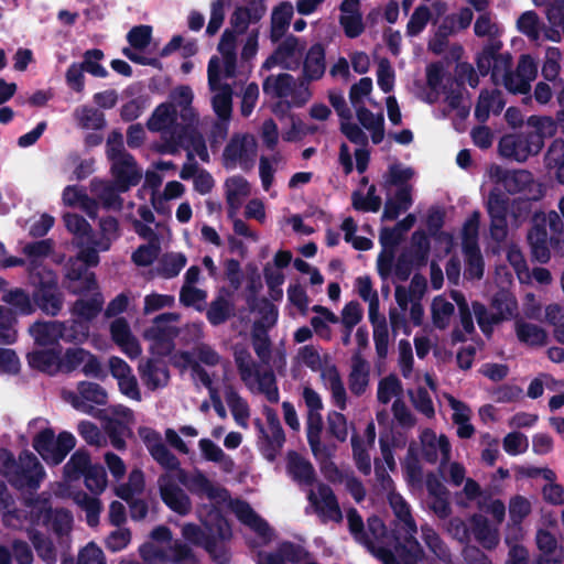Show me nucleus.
Returning <instances> with one entry per match:
<instances>
[{"label":"nucleus","instance_id":"1","mask_svg":"<svg viewBox=\"0 0 564 564\" xmlns=\"http://www.w3.org/2000/svg\"><path fill=\"white\" fill-rule=\"evenodd\" d=\"M51 240H42L23 247L26 261L17 257H3L0 267L10 268L26 263L31 284L35 288L33 299L37 306L50 315H56L62 308V294L57 289V279L53 271L43 265L51 253Z\"/></svg>","mask_w":564,"mask_h":564},{"label":"nucleus","instance_id":"2","mask_svg":"<svg viewBox=\"0 0 564 564\" xmlns=\"http://www.w3.org/2000/svg\"><path fill=\"white\" fill-rule=\"evenodd\" d=\"M178 478L194 495L206 497L217 505L228 502V507L238 520L249 527L258 535V544L267 543L271 539V530L267 522H264L247 502L230 500L228 491L213 482L203 471L196 469L186 474L183 470H178Z\"/></svg>","mask_w":564,"mask_h":564},{"label":"nucleus","instance_id":"3","mask_svg":"<svg viewBox=\"0 0 564 564\" xmlns=\"http://www.w3.org/2000/svg\"><path fill=\"white\" fill-rule=\"evenodd\" d=\"M63 219L67 230L74 235V243L78 248L76 258L69 260L66 269V286L70 292L89 290L94 286V273L88 268L99 262L97 250L93 249L94 235L82 216L67 213Z\"/></svg>","mask_w":564,"mask_h":564},{"label":"nucleus","instance_id":"4","mask_svg":"<svg viewBox=\"0 0 564 564\" xmlns=\"http://www.w3.org/2000/svg\"><path fill=\"white\" fill-rule=\"evenodd\" d=\"M204 529L194 523L182 525V536L192 544L203 546L218 564H226L229 554L223 541L231 536L228 522L214 510L203 520Z\"/></svg>","mask_w":564,"mask_h":564},{"label":"nucleus","instance_id":"5","mask_svg":"<svg viewBox=\"0 0 564 564\" xmlns=\"http://www.w3.org/2000/svg\"><path fill=\"white\" fill-rule=\"evenodd\" d=\"M528 126L532 130L511 133L501 138L499 142L501 156L524 162L541 151L544 134H552L555 131V123L551 118L531 117L528 120Z\"/></svg>","mask_w":564,"mask_h":564},{"label":"nucleus","instance_id":"6","mask_svg":"<svg viewBox=\"0 0 564 564\" xmlns=\"http://www.w3.org/2000/svg\"><path fill=\"white\" fill-rule=\"evenodd\" d=\"M299 364L308 367L321 375L326 389L330 391L333 403L340 410L347 406V393L340 375L328 354L313 345H306L299 349L296 355Z\"/></svg>","mask_w":564,"mask_h":564},{"label":"nucleus","instance_id":"7","mask_svg":"<svg viewBox=\"0 0 564 564\" xmlns=\"http://www.w3.org/2000/svg\"><path fill=\"white\" fill-rule=\"evenodd\" d=\"M347 520L355 540L364 544L372 555L384 564H400L394 561V555L390 549L392 539L387 534L384 524L379 518L372 517L368 519L367 532H364L362 519L356 510L351 509L348 511Z\"/></svg>","mask_w":564,"mask_h":564},{"label":"nucleus","instance_id":"8","mask_svg":"<svg viewBox=\"0 0 564 564\" xmlns=\"http://www.w3.org/2000/svg\"><path fill=\"white\" fill-rule=\"evenodd\" d=\"M30 427L37 430L33 436V447L47 464H61L76 446V438L70 432L63 431L55 436L48 422L43 419L34 420Z\"/></svg>","mask_w":564,"mask_h":564},{"label":"nucleus","instance_id":"9","mask_svg":"<svg viewBox=\"0 0 564 564\" xmlns=\"http://www.w3.org/2000/svg\"><path fill=\"white\" fill-rule=\"evenodd\" d=\"M235 360L241 380L252 393H261L272 403L279 401V389L271 370L261 371L251 355L243 349H236Z\"/></svg>","mask_w":564,"mask_h":564},{"label":"nucleus","instance_id":"10","mask_svg":"<svg viewBox=\"0 0 564 564\" xmlns=\"http://www.w3.org/2000/svg\"><path fill=\"white\" fill-rule=\"evenodd\" d=\"M391 508L399 520V524L405 531L404 543L394 546L392 554L394 561L400 564H416L423 560L422 550L420 544L413 539L416 533V524L411 517L410 507L406 501L398 494H390L389 497Z\"/></svg>","mask_w":564,"mask_h":564},{"label":"nucleus","instance_id":"11","mask_svg":"<svg viewBox=\"0 0 564 564\" xmlns=\"http://www.w3.org/2000/svg\"><path fill=\"white\" fill-rule=\"evenodd\" d=\"M0 473L20 488L39 487L45 475L42 465L32 453H23L19 463H15L6 449H0Z\"/></svg>","mask_w":564,"mask_h":564},{"label":"nucleus","instance_id":"12","mask_svg":"<svg viewBox=\"0 0 564 564\" xmlns=\"http://www.w3.org/2000/svg\"><path fill=\"white\" fill-rule=\"evenodd\" d=\"M227 79L219 74L218 57H212L208 64V84L213 93L214 111L221 121L216 127L220 138H225L227 134V126L231 115V87L225 82Z\"/></svg>","mask_w":564,"mask_h":564},{"label":"nucleus","instance_id":"13","mask_svg":"<svg viewBox=\"0 0 564 564\" xmlns=\"http://www.w3.org/2000/svg\"><path fill=\"white\" fill-rule=\"evenodd\" d=\"M107 154L112 162V174L120 182L122 189L135 185L141 178L133 158L124 152L122 134L112 132L107 140Z\"/></svg>","mask_w":564,"mask_h":564},{"label":"nucleus","instance_id":"14","mask_svg":"<svg viewBox=\"0 0 564 564\" xmlns=\"http://www.w3.org/2000/svg\"><path fill=\"white\" fill-rule=\"evenodd\" d=\"M495 313L489 314L487 308L480 303L473 304V312L477 318L478 325L486 334L491 332V326L505 319L513 317L518 310L516 297L506 290L499 291L491 303Z\"/></svg>","mask_w":564,"mask_h":564},{"label":"nucleus","instance_id":"15","mask_svg":"<svg viewBox=\"0 0 564 564\" xmlns=\"http://www.w3.org/2000/svg\"><path fill=\"white\" fill-rule=\"evenodd\" d=\"M194 127L191 122L180 119V113L172 104L159 105L148 120V129L153 132H161L167 143L174 142L187 129Z\"/></svg>","mask_w":564,"mask_h":564},{"label":"nucleus","instance_id":"16","mask_svg":"<svg viewBox=\"0 0 564 564\" xmlns=\"http://www.w3.org/2000/svg\"><path fill=\"white\" fill-rule=\"evenodd\" d=\"M554 234H561L564 225L558 214L554 210L547 214H539L534 217V226L528 235L533 257L540 262H546L550 258L549 237L545 226Z\"/></svg>","mask_w":564,"mask_h":564},{"label":"nucleus","instance_id":"17","mask_svg":"<svg viewBox=\"0 0 564 564\" xmlns=\"http://www.w3.org/2000/svg\"><path fill=\"white\" fill-rule=\"evenodd\" d=\"M488 180L497 185H502L510 194H522L527 199L535 198L533 176L525 170L507 171L492 164L487 169Z\"/></svg>","mask_w":564,"mask_h":564},{"label":"nucleus","instance_id":"18","mask_svg":"<svg viewBox=\"0 0 564 564\" xmlns=\"http://www.w3.org/2000/svg\"><path fill=\"white\" fill-rule=\"evenodd\" d=\"M97 416L104 422V429L108 433L111 444L117 449H122L126 445L124 436L129 434V424L133 420V413L124 405H111L97 413Z\"/></svg>","mask_w":564,"mask_h":564},{"label":"nucleus","instance_id":"19","mask_svg":"<svg viewBox=\"0 0 564 564\" xmlns=\"http://www.w3.org/2000/svg\"><path fill=\"white\" fill-rule=\"evenodd\" d=\"M140 554L150 564H196L192 550L178 541L165 549L154 543H145L140 547Z\"/></svg>","mask_w":564,"mask_h":564},{"label":"nucleus","instance_id":"20","mask_svg":"<svg viewBox=\"0 0 564 564\" xmlns=\"http://www.w3.org/2000/svg\"><path fill=\"white\" fill-rule=\"evenodd\" d=\"M308 507L307 512L313 511L322 521L340 522L343 520V512L337 502L333 490L324 485L317 484L307 492Z\"/></svg>","mask_w":564,"mask_h":564},{"label":"nucleus","instance_id":"21","mask_svg":"<svg viewBox=\"0 0 564 564\" xmlns=\"http://www.w3.org/2000/svg\"><path fill=\"white\" fill-rule=\"evenodd\" d=\"M178 315L173 313L158 316L153 324L144 332V338L150 343V348L158 355L167 352L171 340L176 335Z\"/></svg>","mask_w":564,"mask_h":564},{"label":"nucleus","instance_id":"22","mask_svg":"<svg viewBox=\"0 0 564 564\" xmlns=\"http://www.w3.org/2000/svg\"><path fill=\"white\" fill-rule=\"evenodd\" d=\"M107 392L99 384L83 381L77 386V392L64 391L63 398L75 410L85 414H95L93 404H105L107 402Z\"/></svg>","mask_w":564,"mask_h":564},{"label":"nucleus","instance_id":"23","mask_svg":"<svg viewBox=\"0 0 564 564\" xmlns=\"http://www.w3.org/2000/svg\"><path fill=\"white\" fill-rule=\"evenodd\" d=\"M267 95L286 99L289 105L301 106L308 99L306 89L296 91V84L289 74L268 77L263 84Z\"/></svg>","mask_w":564,"mask_h":564},{"label":"nucleus","instance_id":"24","mask_svg":"<svg viewBox=\"0 0 564 564\" xmlns=\"http://www.w3.org/2000/svg\"><path fill=\"white\" fill-rule=\"evenodd\" d=\"M30 522L54 530L57 534L67 533L72 528L73 518L68 511L46 508V502L30 506Z\"/></svg>","mask_w":564,"mask_h":564},{"label":"nucleus","instance_id":"25","mask_svg":"<svg viewBox=\"0 0 564 564\" xmlns=\"http://www.w3.org/2000/svg\"><path fill=\"white\" fill-rule=\"evenodd\" d=\"M161 498L174 512L185 516L192 509V502L186 492L175 482L170 474L162 475L159 480Z\"/></svg>","mask_w":564,"mask_h":564},{"label":"nucleus","instance_id":"26","mask_svg":"<svg viewBox=\"0 0 564 564\" xmlns=\"http://www.w3.org/2000/svg\"><path fill=\"white\" fill-rule=\"evenodd\" d=\"M139 436L151 456L166 470H178V459L165 447L160 433L150 427H140Z\"/></svg>","mask_w":564,"mask_h":564},{"label":"nucleus","instance_id":"27","mask_svg":"<svg viewBox=\"0 0 564 564\" xmlns=\"http://www.w3.org/2000/svg\"><path fill=\"white\" fill-rule=\"evenodd\" d=\"M304 44L295 36H288L275 50V52L267 58L263 67L270 69L275 65L284 68H294L300 65Z\"/></svg>","mask_w":564,"mask_h":564},{"label":"nucleus","instance_id":"28","mask_svg":"<svg viewBox=\"0 0 564 564\" xmlns=\"http://www.w3.org/2000/svg\"><path fill=\"white\" fill-rule=\"evenodd\" d=\"M420 440L422 455L427 462L444 464L449 459L451 445L445 435H437L434 431L426 429L421 433Z\"/></svg>","mask_w":564,"mask_h":564},{"label":"nucleus","instance_id":"29","mask_svg":"<svg viewBox=\"0 0 564 564\" xmlns=\"http://www.w3.org/2000/svg\"><path fill=\"white\" fill-rule=\"evenodd\" d=\"M178 148H184L187 151V159L194 160L195 156L199 158L204 162H208L209 154L203 137L196 133L193 127L187 129L186 133H183L174 142L165 144L161 151L167 153H175Z\"/></svg>","mask_w":564,"mask_h":564},{"label":"nucleus","instance_id":"30","mask_svg":"<svg viewBox=\"0 0 564 564\" xmlns=\"http://www.w3.org/2000/svg\"><path fill=\"white\" fill-rule=\"evenodd\" d=\"M487 209L491 218L490 232L494 239L501 241L507 236V199L498 193V188L490 192Z\"/></svg>","mask_w":564,"mask_h":564},{"label":"nucleus","instance_id":"31","mask_svg":"<svg viewBox=\"0 0 564 564\" xmlns=\"http://www.w3.org/2000/svg\"><path fill=\"white\" fill-rule=\"evenodd\" d=\"M220 362L218 354L208 346H198L193 354L182 352L174 356V365L183 369H191L194 378V366L197 365L200 370L207 373L202 365L216 366ZM209 375V372H208ZM214 379L215 373H210Z\"/></svg>","mask_w":564,"mask_h":564},{"label":"nucleus","instance_id":"32","mask_svg":"<svg viewBox=\"0 0 564 564\" xmlns=\"http://www.w3.org/2000/svg\"><path fill=\"white\" fill-rule=\"evenodd\" d=\"M225 197L228 205V216L234 218L237 216L245 199L251 194L250 183L240 175H234L225 182Z\"/></svg>","mask_w":564,"mask_h":564},{"label":"nucleus","instance_id":"33","mask_svg":"<svg viewBox=\"0 0 564 564\" xmlns=\"http://www.w3.org/2000/svg\"><path fill=\"white\" fill-rule=\"evenodd\" d=\"M151 28L148 25H140L133 28L128 33V41L131 47L124 48L123 54L131 59L132 62L142 64V65H154L156 64V59L147 57L142 53L138 52L140 50L145 48L151 40Z\"/></svg>","mask_w":564,"mask_h":564},{"label":"nucleus","instance_id":"34","mask_svg":"<svg viewBox=\"0 0 564 564\" xmlns=\"http://www.w3.org/2000/svg\"><path fill=\"white\" fill-rule=\"evenodd\" d=\"M256 153V140L250 134L235 137L226 147L224 158L227 166H235L237 163L247 164Z\"/></svg>","mask_w":564,"mask_h":564},{"label":"nucleus","instance_id":"35","mask_svg":"<svg viewBox=\"0 0 564 564\" xmlns=\"http://www.w3.org/2000/svg\"><path fill=\"white\" fill-rule=\"evenodd\" d=\"M74 293L80 295H90L89 299L80 297L78 301H76L72 308L73 315L76 318L88 323L98 315L104 304L101 294L97 292L96 280L94 279V286L91 289H85L82 292Z\"/></svg>","mask_w":564,"mask_h":564},{"label":"nucleus","instance_id":"36","mask_svg":"<svg viewBox=\"0 0 564 564\" xmlns=\"http://www.w3.org/2000/svg\"><path fill=\"white\" fill-rule=\"evenodd\" d=\"M112 340L119 346L122 352L130 358H135L141 354L140 345L132 335L129 324L123 318L115 319L110 325Z\"/></svg>","mask_w":564,"mask_h":564},{"label":"nucleus","instance_id":"37","mask_svg":"<svg viewBox=\"0 0 564 564\" xmlns=\"http://www.w3.org/2000/svg\"><path fill=\"white\" fill-rule=\"evenodd\" d=\"M323 419L321 413L307 414L306 434L312 453L316 459L333 456L335 448L322 442Z\"/></svg>","mask_w":564,"mask_h":564},{"label":"nucleus","instance_id":"38","mask_svg":"<svg viewBox=\"0 0 564 564\" xmlns=\"http://www.w3.org/2000/svg\"><path fill=\"white\" fill-rule=\"evenodd\" d=\"M536 7L545 6V15L551 28L545 30V37L551 42H560L562 33L556 26H564V0H532Z\"/></svg>","mask_w":564,"mask_h":564},{"label":"nucleus","instance_id":"39","mask_svg":"<svg viewBox=\"0 0 564 564\" xmlns=\"http://www.w3.org/2000/svg\"><path fill=\"white\" fill-rule=\"evenodd\" d=\"M29 333L37 346H53L58 340H64V323L57 321L36 322L30 326Z\"/></svg>","mask_w":564,"mask_h":564},{"label":"nucleus","instance_id":"40","mask_svg":"<svg viewBox=\"0 0 564 564\" xmlns=\"http://www.w3.org/2000/svg\"><path fill=\"white\" fill-rule=\"evenodd\" d=\"M308 558V553L299 545L283 543L274 553H260L259 564H289L301 563Z\"/></svg>","mask_w":564,"mask_h":564},{"label":"nucleus","instance_id":"41","mask_svg":"<svg viewBox=\"0 0 564 564\" xmlns=\"http://www.w3.org/2000/svg\"><path fill=\"white\" fill-rule=\"evenodd\" d=\"M417 386L415 392L410 391V397L413 405L417 411L427 417L434 416V406L429 392L424 389L423 384L427 386L431 390H435V382L429 373L415 375L412 378Z\"/></svg>","mask_w":564,"mask_h":564},{"label":"nucleus","instance_id":"42","mask_svg":"<svg viewBox=\"0 0 564 564\" xmlns=\"http://www.w3.org/2000/svg\"><path fill=\"white\" fill-rule=\"evenodd\" d=\"M254 424L260 434L259 444L264 457L273 460L285 441L282 426L264 427L259 420Z\"/></svg>","mask_w":564,"mask_h":564},{"label":"nucleus","instance_id":"43","mask_svg":"<svg viewBox=\"0 0 564 564\" xmlns=\"http://www.w3.org/2000/svg\"><path fill=\"white\" fill-rule=\"evenodd\" d=\"M221 55L219 61V74L225 78H232L236 75V35L234 31H225L218 44Z\"/></svg>","mask_w":564,"mask_h":564},{"label":"nucleus","instance_id":"44","mask_svg":"<svg viewBox=\"0 0 564 564\" xmlns=\"http://www.w3.org/2000/svg\"><path fill=\"white\" fill-rule=\"evenodd\" d=\"M426 82L430 90L420 96L429 104L435 102L442 93H445L447 84L454 86V82L445 77L444 69L440 64H432L426 68Z\"/></svg>","mask_w":564,"mask_h":564},{"label":"nucleus","instance_id":"45","mask_svg":"<svg viewBox=\"0 0 564 564\" xmlns=\"http://www.w3.org/2000/svg\"><path fill=\"white\" fill-rule=\"evenodd\" d=\"M444 399L453 411V422L457 425V435L462 438H469L475 429L470 424L471 410L464 402L455 399L451 394H444Z\"/></svg>","mask_w":564,"mask_h":564},{"label":"nucleus","instance_id":"46","mask_svg":"<svg viewBox=\"0 0 564 564\" xmlns=\"http://www.w3.org/2000/svg\"><path fill=\"white\" fill-rule=\"evenodd\" d=\"M62 202L67 207L80 208L90 217L97 215V203L86 194L83 187L66 186L62 192Z\"/></svg>","mask_w":564,"mask_h":564},{"label":"nucleus","instance_id":"47","mask_svg":"<svg viewBox=\"0 0 564 564\" xmlns=\"http://www.w3.org/2000/svg\"><path fill=\"white\" fill-rule=\"evenodd\" d=\"M194 95L189 87L180 86L172 90L170 95V102L172 104L177 112L180 113V119L185 122H191L195 124L197 121V116L192 107Z\"/></svg>","mask_w":564,"mask_h":564},{"label":"nucleus","instance_id":"48","mask_svg":"<svg viewBox=\"0 0 564 564\" xmlns=\"http://www.w3.org/2000/svg\"><path fill=\"white\" fill-rule=\"evenodd\" d=\"M28 362L33 369L53 375L61 370V350L35 349L28 355Z\"/></svg>","mask_w":564,"mask_h":564},{"label":"nucleus","instance_id":"49","mask_svg":"<svg viewBox=\"0 0 564 564\" xmlns=\"http://www.w3.org/2000/svg\"><path fill=\"white\" fill-rule=\"evenodd\" d=\"M294 14V8L290 2L283 1L279 3L271 13V32L272 42H278L288 31Z\"/></svg>","mask_w":564,"mask_h":564},{"label":"nucleus","instance_id":"50","mask_svg":"<svg viewBox=\"0 0 564 564\" xmlns=\"http://www.w3.org/2000/svg\"><path fill=\"white\" fill-rule=\"evenodd\" d=\"M115 180V184H110L100 180H94L90 183L91 192L107 208H119L121 206L119 193L126 192L128 189H122L120 182L116 177Z\"/></svg>","mask_w":564,"mask_h":564},{"label":"nucleus","instance_id":"51","mask_svg":"<svg viewBox=\"0 0 564 564\" xmlns=\"http://www.w3.org/2000/svg\"><path fill=\"white\" fill-rule=\"evenodd\" d=\"M359 123L366 129L373 143H380L384 137V118L382 113H373L364 106L356 108Z\"/></svg>","mask_w":564,"mask_h":564},{"label":"nucleus","instance_id":"52","mask_svg":"<svg viewBox=\"0 0 564 564\" xmlns=\"http://www.w3.org/2000/svg\"><path fill=\"white\" fill-rule=\"evenodd\" d=\"M370 366L356 354L351 359V371L349 375V389L356 394H362L369 384Z\"/></svg>","mask_w":564,"mask_h":564},{"label":"nucleus","instance_id":"53","mask_svg":"<svg viewBox=\"0 0 564 564\" xmlns=\"http://www.w3.org/2000/svg\"><path fill=\"white\" fill-rule=\"evenodd\" d=\"M514 332L518 340L524 345L538 347L546 343V332L542 327L523 319L516 321Z\"/></svg>","mask_w":564,"mask_h":564},{"label":"nucleus","instance_id":"54","mask_svg":"<svg viewBox=\"0 0 564 564\" xmlns=\"http://www.w3.org/2000/svg\"><path fill=\"white\" fill-rule=\"evenodd\" d=\"M198 447L204 459L218 464L226 473L234 470L235 463L232 458L209 438L199 440Z\"/></svg>","mask_w":564,"mask_h":564},{"label":"nucleus","instance_id":"55","mask_svg":"<svg viewBox=\"0 0 564 564\" xmlns=\"http://www.w3.org/2000/svg\"><path fill=\"white\" fill-rule=\"evenodd\" d=\"M518 30L527 35L532 41H540L545 39V30L550 26H545L539 15L534 11H525L522 13L517 21Z\"/></svg>","mask_w":564,"mask_h":564},{"label":"nucleus","instance_id":"56","mask_svg":"<svg viewBox=\"0 0 564 564\" xmlns=\"http://www.w3.org/2000/svg\"><path fill=\"white\" fill-rule=\"evenodd\" d=\"M503 105L505 102L499 91H482L475 109V116L479 121L485 122L490 113H499Z\"/></svg>","mask_w":564,"mask_h":564},{"label":"nucleus","instance_id":"57","mask_svg":"<svg viewBox=\"0 0 564 564\" xmlns=\"http://www.w3.org/2000/svg\"><path fill=\"white\" fill-rule=\"evenodd\" d=\"M455 306L445 296H435L431 304V316L433 325L438 329H445L449 326L454 316Z\"/></svg>","mask_w":564,"mask_h":564},{"label":"nucleus","instance_id":"58","mask_svg":"<svg viewBox=\"0 0 564 564\" xmlns=\"http://www.w3.org/2000/svg\"><path fill=\"white\" fill-rule=\"evenodd\" d=\"M355 290L368 303L369 319L375 321L379 314V296L378 292L373 289L371 279L368 275L358 276L355 280Z\"/></svg>","mask_w":564,"mask_h":564},{"label":"nucleus","instance_id":"59","mask_svg":"<svg viewBox=\"0 0 564 564\" xmlns=\"http://www.w3.org/2000/svg\"><path fill=\"white\" fill-rule=\"evenodd\" d=\"M225 399L231 411V414L236 423L242 427H248V421L250 417V409L245 399H242L232 388L226 387Z\"/></svg>","mask_w":564,"mask_h":564},{"label":"nucleus","instance_id":"60","mask_svg":"<svg viewBox=\"0 0 564 564\" xmlns=\"http://www.w3.org/2000/svg\"><path fill=\"white\" fill-rule=\"evenodd\" d=\"M325 72V52L321 44L313 45L304 61V75L308 79H318Z\"/></svg>","mask_w":564,"mask_h":564},{"label":"nucleus","instance_id":"61","mask_svg":"<svg viewBox=\"0 0 564 564\" xmlns=\"http://www.w3.org/2000/svg\"><path fill=\"white\" fill-rule=\"evenodd\" d=\"M536 543L542 552L540 564H555L562 560V550L557 547L552 534L540 530L536 535Z\"/></svg>","mask_w":564,"mask_h":564},{"label":"nucleus","instance_id":"62","mask_svg":"<svg viewBox=\"0 0 564 564\" xmlns=\"http://www.w3.org/2000/svg\"><path fill=\"white\" fill-rule=\"evenodd\" d=\"M289 474L300 484H311L314 479V469L310 462L295 453L288 456Z\"/></svg>","mask_w":564,"mask_h":564},{"label":"nucleus","instance_id":"63","mask_svg":"<svg viewBox=\"0 0 564 564\" xmlns=\"http://www.w3.org/2000/svg\"><path fill=\"white\" fill-rule=\"evenodd\" d=\"M142 380L151 390L163 388L169 382V371L165 366L149 361L142 370Z\"/></svg>","mask_w":564,"mask_h":564},{"label":"nucleus","instance_id":"64","mask_svg":"<svg viewBox=\"0 0 564 564\" xmlns=\"http://www.w3.org/2000/svg\"><path fill=\"white\" fill-rule=\"evenodd\" d=\"M186 262L187 259L185 254L181 252L165 253L162 256L158 263V274L162 275L165 279L174 278L185 267Z\"/></svg>","mask_w":564,"mask_h":564}]
</instances>
